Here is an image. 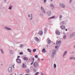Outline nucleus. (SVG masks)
I'll use <instances>...</instances> for the list:
<instances>
[{
	"instance_id": "obj_8",
	"label": "nucleus",
	"mask_w": 75,
	"mask_h": 75,
	"mask_svg": "<svg viewBox=\"0 0 75 75\" xmlns=\"http://www.w3.org/2000/svg\"><path fill=\"white\" fill-rule=\"evenodd\" d=\"M40 35H42V32L41 31H40L38 33Z\"/></svg>"
},
{
	"instance_id": "obj_22",
	"label": "nucleus",
	"mask_w": 75,
	"mask_h": 75,
	"mask_svg": "<svg viewBox=\"0 0 75 75\" xmlns=\"http://www.w3.org/2000/svg\"><path fill=\"white\" fill-rule=\"evenodd\" d=\"M67 54V51H65L64 53V55H63V57H64V56L65 55V54Z\"/></svg>"
},
{
	"instance_id": "obj_16",
	"label": "nucleus",
	"mask_w": 75,
	"mask_h": 75,
	"mask_svg": "<svg viewBox=\"0 0 75 75\" xmlns=\"http://www.w3.org/2000/svg\"><path fill=\"white\" fill-rule=\"evenodd\" d=\"M5 28H6V29L7 30H11V29H10V28H8L7 27H5Z\"/></svg>"
},
{
	"instance_id": "obj_32",
	"label": "nucleus",
	"mask_w": 75,
	"mask_h": 75,
	"mask_svg": "<svg viewBox=\"0 0 75 75\" xmlns=\"http://www.w3.org/2000/svg\"><path fill=\"white\" fill-rule=\"evenodd\" d=\"M33 63H34V62H33L32 63H31V65H33Z\"/></svg>"
},
{
	"instance_id": "obj_4",
	"label": "nucleus",
	"mask_w": 75,
	"mask_h": 75,
	"mask_svg": "<svg viewBox=\"0 0 75 75\" xmlns=\"http://www.w3.org/2000/svg\"><path fill=\"white\" fill-rule=\"evenodd\" d=\"M75 35V33H74L72 34H71L70 36V38H72L73 37H74V36Z\"/></svg>"
},
{
	"instance_id": "obj_9",
	"label": "nucleus",
	"mask_w": 75,
	"mask_h": 75,
	"mask_svg": "<svg viewBox=\"0 0 75 75\" xmlns=\"http://www.w3.org/2000/svg\"><path fill=\"white\" fill-rule=\"evenodd\" d=\"M56 34H58V35H59L60 34V33L58 30H57L56 31Z\"/></svg>"
},
{
	"instance_id": "obj_33",
	"label": "nucleus",
	"mask_w": 75,
	"mask_h": 75,
	"mask_svg": "<svg viewBox=\"0 0 75 75\" xmlns=\"http://www.w3.org/2000/svg\"><path fill=\"white\" fill-rule=\"evenodd\" d=\"M44 1L45 3V2H46V1H47V0H44Z\"/></svg>"
},
{
	"instance_id": "obj_48",
	"label": "nucleus",
	"mask_w": 75,
	"mask_h": 75,
	"mask_svg": "<svg viewBox=\"0 0 75 75\" xmlns=\"http://www.w3.org/2000/svg\"><path fill=\"white\" fill-rule=\"evenodd\" d=\"M74 47L75 48V45L74 46Z\"/></svg>"
},
{
	"instance_id": "obj_30",
	"label": "nucleus",
	"mask_w": 75,
	"mask_h": 75,
	"mask_svg": "<svg viewBox=\"0 0 75 75\" xmlns=\"http://www.w3.org/2000/svg\"><path fill=\"white\" fill-rule=\"evenodd\" d=\"M58 48V46H56L55 47V48Z\"/></svg>"
},
{
	"instance_id": "obj_35",
	"label": "nucleus",
	"mask_w": 75,
	"mask_h": 75,
	"mask_svg": "<svg viewBox=\"0 0 75 75\" xmlns=\"http://www.w3.org/2000/svg\"><path fill=\"white\" fill-rule=\"evenodd\" d=\"M33 62H34V58H33Z\"/></svg>"
},
{
	"instance_id": "obj_37",
	"label": "nucleus",
	"mask_w": 75,
	"mask_h": 75,
	"mask_svg": "<svg viewBox=\"0 0 75 75\" xmlns=\"http://www.w3.org/2000/svg\"><path fill=\"white\" fill-rule=\"evenodd\" d=\"M28 17H30V15H28Z\"/></svg>"
},
{
	"instance_id": "obj_25",
	"label": "nucleus",
	"mask_w": 75,
	"mask_h": 75,
	"mask_svg": "<svg viewBox=\"0 0 75 75\" xmlns=\"http://www.w3.org/2000/svg\"><path fill=\"white\" fill-rule=\"evenodd\" d=\"M54 68H56V67H57L56 64H54Z\"/></svg>"
},
{
	"instance_id": "obj_26",
	"label": "nucleus",
	"mask_w": 75,
	"mask_h": 75,
	"mask_svg": "<svg viewBox=\"0 0 75 75\" xmlns=\"http://www.w3.org/2000/svg\"><path fill=\"white\" fill-rule=\"evenodd\" d=\"M35 57L36 58H38V56L37 55H35Z\"/></svg>"
},
{
	"instance_id": "obj_1",
	"label": "nucleus",
	"mask_w": 75,
	"mask_h": 75,
	"mask_svg": "<svg viewBox=\"0 0 75 75\" xmlns=\"http://www.w3.org/2000/svg\"><path fill=\"white\" fill-rule=\"evenodd\" d=\"M33 66L35 68H39L38 63L37 62H35L34 63Z\"/></svg>"
},
{
	"instance_id": "obj_18",
	"label": "nucleus",
	"mask_w": 75,
	"mask_h": 75,
	"mask_svg": "<svg viewBox=\"0 0 75 75\" xmlns=\"http://www.w3.org/2000/svg\"><path fill=\"white\" fill-rule=\"evenodd\" d=\"M28 51L29 52H31V50L30 49H28Z\"/></svg>"
},
{
	"instance_id": "obj_42",
	"label": "nucleus",
	"mask_w": 75,
	"mask_h": 75,
	"mask_svg": "<svg viewBox=\"0 0 75 75\" xmlns=\"http://www.w3.org/2000/svg\"><path fill=\"white\" fill-rule=\"evenodd\" d=\"M44 75V74H42V75Z\"/></svg>"
},
{
	"instance_id": "obj_13",
	"label": "nucleus",
	"mask_w": 75,
	"mask_h": 75,
	"mask_svg": "<svg viewBox=\"0 0 75 75\" xmlns=\"http://www.w3.org/2000/svg\"><path fill=\"white\" fill-rule=\"evenodd\" d=\"M22 67L23 68H26V66L24 64H23Z\"/></svg>"
},
{
	"instance_id": "obj_46",
	"label": "nucleus",
	"mask_w": 75,
	"mask_h": 75,
	"mask_svg": "<svg viewBox=\"0 0 75 75\" xmlns=\"http://www.w3.org/2000/svg\"><path fill=\"white\" fill-rule=\"evenodd\" d=\"M32 18H31V19H30V20H32Z\"/></svg>"
},
{
	"instance_id": "obj_43",
	"label": "nucleus",
	"mask_w": 75,
	"mask_h": 75,
	"mask_svg": "<svg viewBox=\"0 0 75 75\" xmlns=\"http://www.w3.org/2000/svg\"><path fill=\"white\" fill-rule=\"evenodd\" d=\"M31 17H32V14L31 15Z\"/></svg>"
},
{
	"instance_id": "obj_31",
	"label": "nucleus",
	"mask_w": 75,
	"mask_h": 75,
	"mask_svg": "<svg viewBox=\"0 0 75 75\" xmlns=\"http://www.w3.org/2000/svg\"><path fill=\"white\" fill-rule=\"evenodd\" d=\"M1 51L2 52V53H3V51L2 50V49H1Z\"/></svg>"
},
{
	"instance_id": "obj_17",
	"label": "nucleus",
	"mask_w": 75,
	"mask_h": 75,
	"mask_svg": "<svg viewBox=\"0 0 75 75\" xmlns=\"http://www.w3.org/2000/svg\"><path fill=\"white\" fill-rule=\"evenodd\" d=\"M55 18V16H53L52 17H50L48 18V20H50V19H52V18Z\"/></svg>"
},
{
	"instance_id": "obj_6",
	"label": "nucleus",
	"mask_w": 75,
	"mask_h": 75,
	"mask_svg": "<svg viewBox=\"0 0 75 75\" xmlns=\"http://www.w3.org/2000/svg\"><path fill=\"white\" fill-rule=\"evenodd\" d=\"M60 6L62 7L63 8H64L65 7V5L63 4H60Z\"/></svg>"
},
{
	"instance_id": "obj_10",
	"label": "nucleus",
	"mask_w": 75,
	"mask_h": 75,
	"mask_svg": "<svg viewBox=\"0 0 75 75\" xmlns=\"http://www.w3.org/2000/svg\"><path fill=\"white\" fill-rule=\"evenodd\" d=\"M47 15H48V16H51V12L50 11L49 12H47Z\"/></svg>"
},
{
	"instance_id": "obj_5",
	"label": "nucleus",
	"mask_w": 75,
	"mask_h": 75,
	"mask_svg": "<svg viewBox=\"0 0 75 75\" xmlns=\"http://www.w3.org/2000/svg\"><path fill=\"white\" fill-rule=\"evenodd\" d=\"M16 61L18 63H21V60L19 59H17Z\"/></svg>"
},
{
	"instance_id": "obj_36",
	"label": "nucleus",
	"mask_w": 75,
	"mask_h": 75,
	"mask_svg": "<svg viewBox=\"0 0 75 75\" xmlns=\"http://www.w3.org/2000/svg\"><path fill=\"white\" fill-rule=\"evenodd\" d=\"M17 58H20V56H18Z\"/></svg>"
},
{
	"instance_id": "obj_14",
	"label": "nucleus",
	"mask_w": 75,
	"mask_h": 75,
	"mask_svg": "<svg viewBox=\"0 0 75 75\" xmlns=\"http://www.w3.org/2000/svg\"><path fill=\"white\" fill-rule=\"evenodd\" d=\"M24 60H26V61H27L28 60V58L26 57H24L23 58Z\"/></svg>"
},
{
	"instance_id": "obj_51",
	"label": "nucleus",
	"mask_w": 75,
	"mask_h": 75,
	"mask_svg": "<svg viewBox=\"0 0 75 75\" xmlns=\"http://www.w3.org/2000/svg\"><path fill=\"white\" fill-rule=\"evenodd\" d=\"M5 1H6V0H4Z\"/></svg>"
},
{
	"instance_id": "obj_41",
	"label": "nucleus",
	"mask_w": 75,
	"mask_h": 75,
	"mask_svg": "<svg viewBox=\"0 0 75 75\" xmlns=\"http://www.w3.org/2000/svg\"><path fill=\"white\" fill-rule=\"evenodd\" d=\"M66 31H67L68 30H67V29H66L65 30Z\"/></svg>"
},
{
	"instance_id": "obj_23",
	"label": "nucleus",
	"mask_w": 75,
	"mask_h": 75,
	"mask_svg": "<svg viewBox=\"0 0 75 75\" xmlns=\"http://www.w3.org/2000/svg\"><path fill=\"white\" fill-rule=\"evenodd\" d=\"M12 7V6H11L9 7V10H11V9Z\"/></svg>"
},
{
	"instance_id": "obj_28",
	"label": "nucleus",
	"mask_w": 75,
	"mask_h": 75,
	"mask_svg": "<svg viewBox=\"0 0 75 75\" xmlns=\"http://www.w3.org/2000/svg\"><path fill=\"white\" fill-rule=\"evenodd\" d=\"M20 55H23V52H21V53H20Z\"/></svg>"
},
{
	"instance_id": "obj_24",
	"label": "nucleus",
	"mask_w": 75,
	"mask_h": 75,
	"mask_svg": "<svg viewBox=\"0 0 75 75\" xmlns=\"http://www.w3.org/2000/svg\"><path fill=\"white\" fill-rule=\"evenodd\" d=\"M33 52H35L36 51V49H34L33 50Z\"/></svg>"
},
{
	"instance_id": "obj_52",
	"label": "nucleus",
	"mask_w": 75,
	"mask_h": 75,
	"mask_svg": "<svg viewBox=\"0 0 75 75\" xmlns=\"http://www.w3.org/2000/svg\"><path fill=\"white\" fill-rule=\"evenodd\" d=\"M54 44H55V43H54Z\"/></svg>"
},
{
	"instance_id": "obj_12",
	"label": "nucleus",
	"mask_w": 75,
	"mask_h": 75,
	"mask_svg": "<svg viewBox=\"0 0 75 75\" xmlns=\"http://www.w3.org/2000/svg\"><path fill=\"white\" fill-rule=\"evenodd\" d=\"M60 43H61V41H59L58 42H57L56 43V45H58V44H59Z\"/></svg>"
},
{
	"instance_id": "obj_45",
	"label": "nucleus",
	"mask_w": 75,
	"mask_h": 75,
	"mask_svg": "<svg viewBox=\"0 0 75 75\" xmlns=\"http://www.w3.org/2000/svg\"><path fill=\"white\" fill-rule=\"evenodd\" d=\"M13 68H14V65H13Z\"/></svg>"
},
{
	"instance_id": "obj_39",
	"label": "nucleus",
	"mask_w": 75,
	"mask_h": 75,
	"mask_svg": "<svg viewBox=\"0 0 75 75\" xmlns=\"http://www.w3.org/2000/svg\"><path fill=\"white\" fill-rule=\"evenodd\" d=\"M73 59H75V57L73 58Z\"/></svg>"
},
{
	"instance_id": "obj_15",
	"label": "nucleus",
	"mask_w": 75,
	"mask_h": 75,
	"mask_svg": "<svg viewBox=\"0 0 75 75\" xmlns=\"http://www.w3.org/2000/svg\"><path fill=\"white\" fill-rule=\"evenodd\" d=\"M41 9L42 11H43V12H45L44 9V8H43V7H41Z\"/></svg>"
},
{
	"instance_id": "obj_44",
	"label": "nucleus",
	"mask_w": 75,
	"mask_h": 75,
	"mask_svg": "<svg viewBox=\"0 0 75 75\" xmlns=\"http://www.w3.org/2000/svg\"><path fill=\"white\" fill-rule=\"evenodd\" d=\"M70 59H72V57H70Z\"/></svg>"
},
{
	"instance_id": "obj_47",
	"label": "nucleus",
	"mask_w": 75,
	"mask_h": 75,
	"mask_svg": "<svg viewBox=\"0 0 75 75\" xmlns=\"http://www.w3.org/2000/svg\"><path fill=\"white\" fill-rule=\"evenodd\" d=\"M52 0H51V1H52Z\"/></svg>"
},
{
	"instance_id": "obj_27",
	"label": "nucleus",
	"mask_w": 75,
	"mask_h": 75,
	"mask_svg": "<svg viewBox=\"0 0 75 75\" xmlns=\"http://www.w3.org/2000/svg\"><path fill=\"white\" fill-rule=\"evenodd\" d=\"M63 38L64 39H65V38H66V35H65L63 37Z\"/></svg>"
},
{
	"instance_id": "obj_34",
	"label": "nucleus",
	"mask_w": 75,
	"mask_h": 75,
	"mask_svg": "<svg viewBox=\"0 0 75 75\" xmlns=\"http://www.w3.org/2000/svg\"><path fill=\"white\" fill-rule=\"evenodd\" d=\"M20 47H23V45H21Z\"/></svg>"
},
{
	"instance_id": "obj_49",
	"label": "nucleus",
	"mask_w": 75,
	"mask_h": 75,
	"mask_svg": "<svg viewBox=\"0 0 75 75\" xmlns=\"http://www.w3.org/2000/svg\"><path fill=\"white\" fill-rule=\"evenodd\" d=\"M20 75H22V74H21Z\"/></svg>"
},
{
	"instance_id": "obj_29",
	"label": "nucleus",
	"mask_w": 75,
	"mask_h": 75,
	"mask_svg": "<svg viewBox=\"0 0 75 75\" xmlns=\"http://www.w3.org/2000/svg\"><path fill=\"white\" fill-rule=\"evenodd\" d=\"M62 15H60V18H62Z\"/></svg>"
},
{
	"instance_id": "obj_7",
	"label": "nucleus",
	"mask_w": 75,
	"mask_h": 75,
	"mask_svg": "<svg viewBox=\"0 0 75 75\" xmlns=\"http://www.w3.org/2000/svg\"><path fill=\"white\" fill-rule=\"evenodd\" d=\"M61 29H62V30H64V29H65V27L64 26H62L61 27Z\"/></svg>"
},
{
	"instance_id": "obj_38",
	"label": "nucleus",
	"mask_w": 75,
	"mask_h": 75,
	"mask_svg": "<svg viewBox=\"0 0 75 75\" xmlns=\"http://www.w3.org/2000/svg\"><path fill=\"white\" fill-rule=\"evenodd\" d=\"M71 2H72V0H70V3H71Z\"/></svg>"
},
{
	"instance_id": "obj_2",
	"label": "nucleus",
	"mask_w": 75,
	"mask_h": 75,
	"mask_svg": "<svg viewBox=\"0 0 75 75\" xmlns=\"http://www.w3.org/2000/svg\"><path fill=\"white\" fill-rule=\"evenodd\" d=\"M8 71L9 72H11L12 71V65L10 64L9 65L8 68Z\"/></svg>"
},
{
	"instance_id": "obj_40",
	"label": "nucleus",
	"mask_w": 75,
	"mask_h": 75,
	"mask_svg": "<svg viewBox=\"0 0 75 75\" xmlns=\"http://www.w3.org/2000/svg\"><path fill=\"white\" fill-rule=\"evenodd\" d=\"M41 60L42 61H43V60H44V59H41Z\"/></svg>"
},
{
	"instance_id": "obj_50",
	"label": "nucleus",
	"mask_w": 75,
	"mask_h": 75,
	"mask_svg": "<svg viewBox=\"0 0 75 75\" xmlns=\"http://www.w3.org/2000/svg\"><path fill=\"white\" fill-rule=\"evenodd\" d=\"M27 71H28V70H27Z\"/></svg>"
},
{
	"instance_id": "obj_21",
	"label": "nucleus",
	"mask_w": 75,
	"mask_h": 75,
	"mask_svg": "<svg viewBox=\"0 0 75 75\" xmlns=\"http://www.w3.org/2000/svg\"><path fill=\"white\" fill-rule=\"evenodd\" d=\"M51 40H49L48 41V43L49 44H50V43H51Z\"/></svg>"
},
{
	"instance_id": "obj_20",
	"label": "nucleus",
	"mask_w": 75,
	"mask_h": 75,
	"mask_svg": "<svg viewBox=\"0 0 75 75\" xmlns=\"http://www.w3.org/2000/svg\"><path fill=\"white\" fill-rule=\"evenodd\" d=\"M45 50L44 49H43L42 51V52H45Z\"/></svg>"
},
{
	"instance_id": "obj_19",
	"label": "nucleus",
	"mask_w": 75,
	"mask_h": 75,
	"mask_svg": "<svg viewBox=\"0 0 75 75\" xmlns=\"http://www.w3.org/2000/svg\"><path fill=\"white\" fill-rule=\"evenodd\" d=\"M50 6L51 7H54V5H53V4H50Z\"/></svg>"
},
{
	"instance_id": "obj_11",
	"label": "nucleus",
	"mask_w": 75,
	"mask_h": 75,
	"mask_svg": "<svg viewBox=\"0 0 75 75\" xmlns=\"http://www.w3.org/2000/svg\"><path fill=\"white\" fill-rule=\"evenodd\" d=\"M35 40H36V41H37V42L39 41V39H38V38L37 37L35 38Z\"/></svg>"
},
{
	"instance_id": "obj_3",
	"label": "nucleus",
	"mask_w": 75,
	"mask_h": 75,
	"mask_svg": "<svg viewBox=\"0 0 75 75\" xmlns=\"http://www.w3.org/2000/svg\"><path fill=\"white\" fill-rule=\"evenodd\" d=\"M53 52H54L52 53V58H54V55L55 54V53L56 50H53Z\"/></svg>"
}]
</instances>
